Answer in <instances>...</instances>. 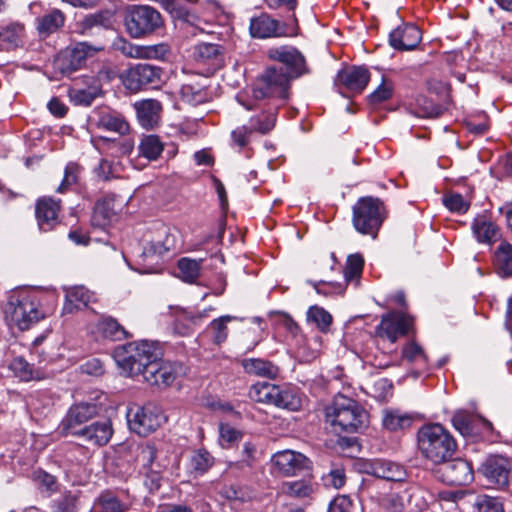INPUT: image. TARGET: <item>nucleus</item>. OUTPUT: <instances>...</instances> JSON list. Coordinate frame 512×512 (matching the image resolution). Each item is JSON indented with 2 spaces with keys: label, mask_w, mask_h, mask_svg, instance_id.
<instances>
[{
  "label": "nucleus",
  "mask_w": 512,
  "mask_h": 512,
  "mask_svg": "<svg viewBox=\"0 0 512 512\" xmlns=\"http://www.w3.org/2000/svg\"><path fill=\"white\" fill-rule=\"evenodd\" d=\"M190 464L195 472L203 474L213 465V457L208 451L200 449L192 455Z\"/></svg>",
  "instance_id": "52"
},
{
  "label": "nucleus",
  "mask_w": 512,
  "mask_h": 512,
  "mask_svg": "<svg viewBox=\"0 0 512 512\" xmlns=\"http://www.w3.org/2000/svg\"><path fill=\"white\" fill-rule=\"evenodd\" d=\"M164 150V144L157 135H145L138 145L139 156L148 161L157 160Z\"/></svg>",
  "instance_id": "35"
},
{
  "label": "nucleus",
  "mask_w": 512,
  "mask_h": 512,
  "mask_svg": "<svg viewBox=\"0 0 512 512\" xmlns=\"http://www.w3.org/2000/svg\"><path fill=\"white\" fill-rule=\"evenodd\" d=\"M60 211V201H55L51 197H43L36 203L35 214L39 229L43 232L51 231L59 223L58 213Z\"/></svg>",
  "instance_id": "23"
},
{
  "label": "nucleus",
  "mask_w": 512,
  "mask_h": 512,
  "mask_svg": "<svg viewBox=\"0 0 512 512\" xmlns=\"http://www.w3.org/2000/svg\"><path fill=\"white\" fill-rule=\"evenodd\" d=\"M162 68L148 63H139L130 67L123 75V84L131 92L146 87H159L163 83Z\"/></svg>",
  "instance_id": "9"
},
{
  "label": "nucleus",
  "mask_w": 512,
  "mask_h": 512,
  "mask_svg": "<svg viewBox=\"0 0 512 512\" xmlns=\"http://www.w3.org/2000/svg\"><path fill=\"white\" fill-rule=\"evenodd\" d=\"M296 28V25L290 28L288 24L272 18L267 13L251 18L249 25L251 36L258 39L294 36L297 34Z\"/></svg>",
  "instance_id": "11"
},
{
  "label": "nucleus",
  "mask_w": 512,
  "mask_h": 512,
  "mask_svg": "<svg viewBox=\"0 0 512 512\" xmlns=\"http://www.w3.org/2000/svg\"><path fill=\"white\" fill-rule=\"evenodd\" d=\"M267 55L271 60L282 64L284 71L292 79H297L310 73L305 56L294 46L272 47L267 51Z\"/></svg>",
  "instance_id": "10"
},
{
  "label": "nucleus",
  "mask_w": 512,
  "mask_h": 512,
  "mask_svg": "<svg viewBox=\"0 0 512 512\" xmlns=\"http://www.w3.org/2000/svg\"><path fill=\"white\" fill-rule=\"evenodd\" d=\"M292 80L284 71V67L270 66L261 74L255 84L253 97L256 100L270 98L283 101L288 98Z\"/></svg>",
  "instance_id": "6"
},
{
  "label": "nucleus",
  "mask_w": 512,
  "mask_h": 512,
  "mask_svg": "<svg viewBox=\"0 0 512 512\" xmlns=\"http://www.w3.org/2000/svg\"><path fill=\"white\" fill-rule=\"evenodd\" d=\"M382 422L386 429L396 431L409 427L412 424V418L408 415L400 414L398 411H386Z\"/></svg>",
  "instance_id": "45"
},
{
  "label": "nucleus",
  "mask_w": 512,
  "mask_h": 512,
  "mask_svg": "<svg viewBox=\"0 0 512 512\" xmlns=\"http://www.w3.org/2000/svg\"><path fill=\"white\" fill-rule=\"evenodd\" d=\"M156 458L157 449L152 444L142 446L137 455V460L141 463L142 470H148L149 468H161V465L155 462Z\"/></svg>",
  "instance_id": "51"
},
{
  "label": "nucleus",
  "mask_w": 512,
  "mask_h": 512,
  "mask_svg": "<svg viewBox=\"0 0 512 512\" xmlns=\"http://www.w3.org/2000/svg\"><path fill=\"white\" fill-rule=\"evenodd\" d=\"M95 89H75L70 92L71 101L75 105L89 106L97 97Z\"/></svg>",
  "instance_id": "58"
},
{
  "label": "nucleus",
  "mask_w": 512,
  "mask_h": 512,
  "mask_svg": "<svg viewBox=\"0 0 512 512\" xmlns=\"http://www.w3.org/2000/svg\"><path fill=\"white\" fill-rule=\"evenodd\" d=\"M271 463L279 474L290 477L304 470H309L311 462L302 453L292 450H283L272 456Z\"/></svg>",
  "instance_id": "17"
},
{
  "label": "nucleus",
  "mask_w": 512,
  "mask_h": 512,
  "mask_svg": "<svg viewBox=\"0 0 512 512\" xmlns=\"http://www.w3.org/2000/svg\"><path fill=\"white\" fill-rule=\"evenodd\" d=\"M113 357L125 376L142 377L146 368L162 357V352L157 343L143 340L117 348Z\"/></svg>",
  "instance_id": "2"
},
{
  "label": "nucleus",
  "mask_w": 512,
  "mask_h": 512,
  "mask_svg": "<svg viewBox=\"0 0 512 512\" xmlns=\"http://www.w3.org/2000/svg\"><path fill=\"white\" fill-rule=\"evenodd\" d=\"M93 509L95 512H127L130 503L121 500L111 491H104L96 498Z\"/></svg>",
  "instance_id": "32"
},
{
  "label": "nucleus",
  "mask_w": 512,
  "mask_h": 512,
  "mask_svg": "<svg viewBox=\"0 0 512 512\" xmlns=\"http://www.w3.org/2000/svg\"><path fill=\"white\" fill-rule=\"evenodd\" d=\"M9 369L22 381L37 380L41 377V372L22 357L14 358L9 364Z\"/></svg>",
  "instance_id": "38"
},
{
  "label": "nucleus",
  "mask_w": 512,
  "mask_h": 512,
  "mask_svg": "<svg viewBox=\"0 0 512 512\" xmlns=\"http://www.w3.org/2000/svg\"><path fill=\"white\" fill-rule=\"evenodd\" d=\"M203 259L181 258L178 261L180 277L188 283H194L200 275Z\"/></svg>",
  "instance_id": "41"
},
{
  "label": "nucleus",
  "mask_w": 512,
  "mask_h": 512,
  "mask_svg": "<svg viewBox=\"0 0 512 512\" xmlns=\"http://www.w3.org/2000/svg\"><path fill=\"white\" fill-rule=\"evenodd\" d=\"M412 321V318L403 312H389L382 316L380 324L376 327V335L395 343L400 336L409 332Z\"/></svg>",
  "instance_id": "14"
},
{
  "label": "nucleus",
  "mask_w": 512,
  "mask_h": 512,
  "mask_svg": "<svg viewBox=\"0 0 512 512\" xmlns=\"http://www.w3.org/2000/svg\"><path fill=\"white\" fill-rule=\"evenodd\" d=\"M443 203L450 211L457 212L459 214L465 213L470 206V204L465 201L463 196L458 193L446 195L443 198Z\"/></svg>",
  "instance_id": "57"
},
{
  "label": "nucleus",
  "mask_w": 512,
  "mask_h": 512,
  "mask_svg": "<svg viewBox=\"0 0 512 512\" xmlns=\"http://www.w3.org/2000/svg\"><path fill=\"white\" fill-rule=\"evenodd\" d=\"M453 426L463 436L473 434V417L465 412H457L452 418Z\"/></svg>",
  "instance_id": "53"
},
{
  "label": "nucleus",
  "mask_w": 512,
  "mask_h": 512,
  "mask_svg": "<svg viewBox=\"0 0 512 512\" xmlns=\"http://www.w3.org/2000/svg\"><path fill=\"white\" fill-rule=\"evenodd\" d=\"M402 359L409 363H418L423 367L427 363V357L422 347L415 342H411L403 348Z\"/></svg>",
  "instance_id": "50"
},
{
  "label": "nucleus",
  "mask_w": 512,
  "mask_h": 512,
  "mask_svg": "<svg viewBox=\"0 0 512 512\" xmlns=\"http://www.w3.org/2000/svg\"><path fill=\"white\" fill-rule=\"evenodd\" d=\"M113 435L112 422L110 419H103L93 422L90 425H84L76 437H79L89 444L96 446L106 445Z\"/></svg>",
  "instance_id": "21"
},
{
  "label": "nucleus",
  "mask_w": 512,
  "mask_h": 512,
  "mask_svg": "<svg viewBox=\"0 0 512 512\" xmlns=\"http://www.w3.org/2000/svg\"><path fill=\"white\" fill-rule=\"evenodd\" d=\"M352 500L346 495H339L334 498L328 507V512H353Z\"/></svg>",
  "instance_id": "62"
},
{
  "label": "nucleus",
  "mask_w": 512,
  "mask_h": 512,
  "mask_svg": "<svg viewBox=\"0 0 512 512\" xmlns=\"http://www.w3.org/2000/svg\"><path fill=\"white\" fill-rule=\"evenodd\" d=\"M370 80V72L363 66H349L337 73L336 84L343 86L345 89L361 93Z\"/></svg>",
  "instance_id": "19"
},
{
  "label": "nucleus",
  "mask_w": 512,
  "mask_h": 512,
  "mask_svg": "<svg viewBox=\"0 0 512 512\" xmlns=\"http://www.w3.org/2000/svg\"><path fill=\"white\" fill-rule=\"evenodd\" d=\"M127 419L130 429L140 436L149 435L166 421L161 408L154 403L131 407Z\"/></svg>",
  "instance_id": "8"
},
{
  "label": "nucleus",
  "mask_w": 512,
  "mask_h": 512,
  "mask_svg": "<svg viewBox=\"0 0 512 512\" xmlns=\"http://www.w3.org/2000/svg\"><path fill=\"white\" fill-rule=\"evenodd\" d=\"M412 113L421 118H437L443 113V109L426 97L421 96L416 99V106Z\"/></svg>",
  "instance_id": "44"
},
{
  "label": "nucleus",
  "mask_w": 512,
  "mask_h": 512,
  "mask_svg": "<svg viewBox=\"0 0 512 512\" xmlns=\"http://www.w3.org/2000/svg\"><path fill=\"white\" fill-rule=\"evenodd\" d=\"M438 478L449 485L462 486L471 483L474 473L471 464L462 459H448L439 465Z\"/></svg>",
  "instance_id": "12"
},
{
  "label": "nucleus",
  "mask_w": 512,
  "mask_h": 512,
  "mask_svg": "<svg viewBox=\"0 0 512 512\" xmlns=\"http://www.w3.org/2000/svg\"><path fill=\"white\" fill-rule=\"evenodd\" d=\"M206 81V78L196 76L183 83L180 91L182 100L194 106L205 103L208 100Z\"/></svg>",
  "instance_id": "27"
},
{
  "label": "nucleus",
  "mask_w": 512,
  "mask_h": 512,
  "mask_svg": "<svg viewBox=\"0 0 512 512\" xmlns=\"http://www.w3.org/2000/svg\"><path fill=\"white\" fill-rule=\"evenodd\" d=\"M511 465L504 457H493L482 465V473L490 484L504 490L509 484Z\"/></svg>",
  "instance_id": "20"
},
{
  "label": "nucleus",
  "mask_w": 512,
  "mask_h": 512,
  "mask_svg": "<svg viewBox=\"0 0 512 512\" xmlns=\"http://www.w3.org/2000/svg\"><path fill=\"white\" fill-rule=\"evenodd\" d=\"M114 50L121 52L124 56L135 59H165L169 54V48L166 44H156L149 46H139L132 44L122 37L113 41Z\"/></svg>",
  "instance_id": "16"
},
{
  "label": "nucleus",
  "mask_w": 512,
  "mask_h": 512,
  "mask_svg": "<svg viewBox=\"0 0 512 512\" xmlns=\"http://www.w3.org/2000/svg\"><path fill=\"white\" fill-rule=\"evenodd\" d=\"M98 411L94 403L81 402L73 405L61 421L62 434L75 436L87 421L98 414Z\"/></svg>",
  "instance_id": "15"
},
{
  "label": "nucleus",
  "mask_w": 512,
  "mask_h": 512,
  "mask_svg": "<svg viewBox=\"0 0 512 512\" xmlns=\"http://www.w3.org/2000/svg\"><path fill=\"white\" fill-rule=\"evenodd\" d=\"M472 230L476 239L481 243H491L498 233L497 226L482 217L474 220Z\"/></svg>",
  "instance_id": "39"
},
{
  "label": "nucleus",
  "mask_w": 512,
  "mask_h": 512,
  "mask_svg": "<svg viewBox=\"0 0 512 512\" xmlns=\"http://www.w3.org/2000/svg\"><path fill=\"white\" fill-rule=\"evenodd\" d=\"M394 93V83L386 78L382 77L380 85L368 95L367 100L371 105H378L383 102L390 100Z\"/></svg>",
  "instance_id": "42"
},
{
  "label": "nucleus",
  "mask_w": 512,
  "mask_h": 512,
  "mask_svg": "<svg viewBox=\"0 0 512 512\" xmlns=\"http://www.w3.org/2000/svg\"><path fill=\"white\" fill-rule=\"evenodd\" d=\"M65 22V15L59 9H53L37 18V32L41 38H46L57 32Z\"/></svg>",
  "instance_id": "29"
},
{
  "label": "nucleus",
  "mask_w": 512,
  "mask_h": 512,
  "mask_svg": "<svg viewBox=\"0 0 512 512\" xmlns=\"http://www.w3.org/2000/svg\"><path fill=\"white\" fill-rule=\"evenodd\" d=\"M493 264L500 277H512V244L505 240L501 241L494 252Z\"/></svg>",
  "instance_id": "28"
},
{
  "label": "nucleus",
  "mask_w": 512,
  "mask_h": 512,
  "mask_svg": "<svg viewBox=\"0 0 512 512\" xmlns=\"http://www.w3.org/2000/svg\"><path fill=\"white\" fill-rule=\"evenodd\" d=\"M179 370H181V366H176L160 358L159 360H154L153 363L146 368V372L143 374L142 378L150 385L166 388L175 381Z\"/></svg>",
  "instance_id": "18"
},
{
  "label": "nucleus",
  "mask_w": 512,
  "mask_h": 512,
  "mask_svg": "<svg viewBox=\"0 0 512 512\" xmlns=\"http://www.w3.org/2000/svg\"><path fill=\"white\" fill-rule=\"evenodd\" d=\"M235 319V317L230 315H224L219 317L218 319H214L210 323V329L213 332V340L216 344H221L226 341L228 337V327L227 323Z\"/></svg>",
  "instance_id": "49"
},
{
  "label": "nucleus",
  "mask_w": 512,
  "mask_h": 512,
  "mask_svg": "<svg viewBox=\"0 0 512 512\" xmlns=\"http://www.w3.org/2000/svg\"><path fill=\"white\" fill-rule=\"evenodd\" d=\"M256 446L251 442H245L241 452V459L233 465L238 469L252 468L256 460Z\"/></svg>",
  "instance_id": "54"
},
{
  "label": "nucleus",
  "mask_w": 512,
  "mask_h": 512,
  "mask_svg": "<svg viewBox=\"0 0 512 512\" xmlns=\"http://www.w3.org/2000/svg\"><path fill=\"white\" fill-rule=\"evenodd\" d=\"M96 126L99 129L115 132L120 135H126L130 131V125L124 116L117 111L101 109L96 112Z\"/></svg>",
  "instance_id": "26"
},
{
  "label": "nucleus",
  "mask_w": 512,
  "mask_h": 512,
  "mask_svg": "<svg viewBox=\"0 0 512 512\" xmlns=\"http://www.w3.org/2000/svg\"><path fill=\"white\" fill-rule=\"evenodd\" d=\"M114 217L115 211L110 201H97L93 209L91 223L94 227L105 228L112 222Z\"/></svg>",
  "instance_id": "37"
},
{
  "label": "nucleus",
  "mask_w": 512,
  "mask_h": 512,
  "mask_svg": "<svg viewBox=\"0 0 512 512\" xmlns=\"http://www.w3.org/2000/svg\"><path fill=\"white\" fill-rule=\"evenodd\" d=\"M80 167L78 164L70 162L67 164L64 171V178L61 184L57 187L56 191L59 193L64 192L69 186L75 184L78 180Z\"/></svg>",
  "instance_id": "60"
},
{
  "label": "nucleus",
  "mask_w": 512,
  "mask_h": 512,
  "mask_svg": "<svg viewBox=\"0 0 512 512\" xmlns=\"http://www.w3.org/2000/svg\"><path fill=\"white\" fill-rule=\"evenodd\" d=\"M137 119L145 129L154 128L160 119L162 111L161 102L156 99H144L134 104Z\"/></svg>",
  "instance_id": "24"
},
{
  "label": "nucleus",
  "mask_w": 512,
  "mask_h": 512,
  "mask_svg": "<svg viewBox=\"0 0 512 512\" xmlns=\"http://www.w3.org/2000/svg\"><path fill=\"white\" fill-rule=\"evenodd\" d=\"M352 211V223L356 231L376 237L386 218L383 201L376 197L364 196L357 200Z\"/></svg>",
  "instance_id": "5"
},
{
  "label": "nucleus",
  "mask_w": 512,
  "mask_h": 512,
  "mask_svg": "<svg viewBox=\"0 0 512 512\" xmlns=\"http://www.w3.org/2000/svg\"><path fill=\"white\" fill-rule=\"evenodd\" d=\"M242 367L247 374L274 379L279 369L272 362L260 358H247L242 361Z\"/></svg>",
  "instance_id": "31"
},
{
  "label": "nucleus",
  "mask_w": 512,
  "mask_h": 512,
  "mask_svg": "<svg viewBox=\"0 0 512 512\" xmlns=\"http://www.w3.org/2000/svg\"><path fill=\"white\" fill-rule=\"evenodd\" d=\"M22 31L23 26L21 24H11L0 31V40L8 42L9 44L17 45Z\"/></svg>",
  "instance_id": "63"
},
{
  "label": "nucleus",
  "mask_w": 512,
  "mask_h": 512,
  "mask_svg": "<svg viewBox=\"0 0 512 512\" xmlns=\"http://www.w3.org/2000/svg\"><path fill=\"white\" fill-rule=\"evenodd\" d=\"M366 472L388 481H402L405 478V470L401 465L384 459H376L370 462L367 465Z\"/></svg>",
  "instance_id": "25"
},
{
  "label": "nucleus",
  "mask_w": 512,
  "mask_h": 512,
  "mask_svg": "<svg viewBox=\"0 0 512 512\" xmlns=\"http://www.w3.org/2000/svg\"><path fill=\"white\" fill-rule=\"evenodd\" d=\"M278 387L279 386L267 382L258 383L251 387L249 394L256 402L274 404Z\"/></svg>",
  "instance_id": "40"
},
{
  "label": "nucleus",
  "mask_w": 512,
  "mask_h": 512,
  "mask_svg": "<svg viewBox=\"0 0 512 512\" xmlns=\"http://www.w3.org/2000/svg\"><path fill=\"white\" fill-rule=\"evenodd\" d=\"M475 506L478 512H503L501 502L497 498L487 495L478 496Z\"/></svg>",
  "instance_id": "59"
},
{
  "label": "nucleus",
  "mask_w": 512,
  "mask_h": 512,
  "mask_svg": "<svg viewBox=\"0 0 512 512\" xmlns=\"http://www.w3.org/2000/svg\"><path fill=\"white\" fill-rule=\"evenodd\" d=\"M279 105H273L268 110H263L260 114L251 117L248 126L253 132L266 134L270 132L276 123V114Z\"/></svg>",
  "instance_id": "33"
},
{
  "label": "nucleus",
  "mask_w": 512,
  "mask_h": 512,
  "mask_svg": "<svg viewBox=\"0 0 512 512\" xmlns=\"http://www.w3.org/2000/svg\"><path fill=\"white\" fill-rule=\"evenodd\" d=\"M164 25L161 14L151 6H132L126 15L125 26L133 38H142L156 33Z\"/></svg>",
  "instance_id": "7"
},
{
  "label": "nucleus",
  "mask_w": 512,
  "mask_h": 512,
  "mask_svg": "<svg viewBox=\"0 0 512 512\" xmlns=\"http://www.w3.org/2000/svg\"><path fill=\"white\" fill-rule=\"evenodd\" d=\"M281 492L289 497L297 499L310 498L314 493V485L309 479L286 481L281 485Z\"/></svg>",
  "instance_id": "34"
},
{
  "label": "nucleus",
  "mask_w": 512,
  "mask_h": 512,
  "mask_svg": "<svg viewBox=\"0 0 512 512\" xmlns=\"http://www.w3.org/2000/svg\"><path fill=\"white\" fill-rule=\"evenodd\" d=\"M97 49L85 42L77 43L73 48L61 52L55 60V67L63 74L70 75L82 68L89 56Z\"/></svg>",
  "instance_id": "13"
},
{
  "label": "nucleus",
  "mask_w": 512,
  "mask_h": 512,
  "mask_svg": "<svg viewBox=\"0 0 512 512\" xmlns=\"http://www.w3.org/2000/svg\"><path fill=\"white\" fill-rule=\"evenodd\" d=\"M276 407L296 411L301 406V400L292 390L281 389L278 387L277 395L274 401Z\"/></svg>",
  "instance_id": "46"
},
{
  "label": "nucleus",
  "mask_w": 512,
  "mask_h": 512,
  "mask_svg": "<svg viewBox=\"0 0 512 512\" xmlns=\"http://www.w3.org/2000/svg\"><path fill=\"white\" fill-rule=\"evenodd\" d=\"M144 485L150 492L157 491L161 486V468H149L143 470Z\"/></svg>",
  "instance_id": "61"
},
{
  "label": "nucleus",
  "mask_w": 512,
  "mask_h": 512,
  "mask_svg": "<svg viewBox=\"0 0 512 512\" xmlns=\"http://www.w3.org/2000/svg\"><path fill=\"white\" fill-rule=\"evenodd\" d=\"M326 421L336 433H357L369 424L368 412L356 400L337 394L325 409Z\"/></svg>",
  "instance_id": "1"
},
{
  "label": "nucleus",
  "mask_w": 512,
  "mask_h": 512,
  "mask_svg": "<svg viewBox=\"0 0 512 512\" xmlns=\"http://www.w3.org/2000/svg\"><path fill=\"white\" fill-rule=\"evenodd\" d=\"M97 329L104 338L113 341H120L130 337L125 328L112 317H104L99 320Z\"/></svg>",
  "instance_id": "36"
},
{
  "label": "nucleus",
  "mask_w": 512,
  "mask_h": 512,
  "mask_svg": "<svg viewBox=\"0 0 512 512\" xmlns=\"http://www.w3.org/2000/svg\"><path fill=\"white\" fill-rule=\"evenodd\" d=\"M307 321L314 323L321 332H327L332 324V316L324 308L315 305L308 309Z\"/></svg>",
  "instance_id": "43"
},
{
  "label": "nucleus",
  "mask_w": 512,
  "mask_h": 512,
  "mask_svg": "<svg viewBox=\"0 0 512 512\" xmlns=\"http://www.w3.org/2000/svg\"><path fill=\"white\" fill-rule=\"evenodd\" d=\"M36 480L49 493H53L58 489L56 477L45 471L40 470L36 472Z\"/></svg>",
  "instance_id": "64"
},
{
  "label": "nucleus",
  "mask_w": 512,
  "mask_h": 512,
  "mask_svg": "<svg viewBox=\"0 0 512 512\" xmlns=\"http://www.w3.org/2000/svg\"><path fill=\"white\" fill-rule=\"evenodd\" d=\"M122 170L119 162L115 163L108 159H101L99 164L94 168V172L100 180L109 181L120 177Z\"/></svg>",
  "instance_id": "47"
},
{
  "label": "nucleus",
  "mask_w": 512,
  "mask_h": 512,
  "mask_svg": "<svg viewBox=\"0 0 512 512\" xmlns=\"http://www.w3.org/2000/svg\"><path fill=\"white\" fill-rule=\"evenodd\" d=\"M65 298L63 312L73 313L82 307H86L92 300L93 294L84 286H74L67 289Z\"/></svg>",
  "instance_id": "30"
},
{
  "label": "nucleus",
  "mask_w": 512,
  "mask_h": 512,
  "mask_svg": "<svg viewBox=\"0 0 512 512\" xmlns=\"http://www.w3.org/2000/svg\"><path fill=\"white\" fill-rule=\"evenodd\" d=\"M112 14L109 11H101L85 16L83 26L85 28H93L96 26L109 27L111 25Z\"/></svg>",
  "instance_id": "55"
},
{
  "label": "nucleus",
  "mask_w": 512,
  "mask_h": 512,
  "mask_svg": "<svg viewBox=\"0 0 512 512\" xmlns=\"http://www.w3.org/2000/svg\"><path fill=\"white\" fill-rule=\"evenodd\" d=\"M77 501L76 495L67 492L54 501L53 512H76Z\"/></svg>",
  "instance_id": "56"
},
{
  "label": "nucleus",
  "mask_w": 512,
  "mask_h": 512,
  "mask_svg": "<svg viewBox=\"0 0 512 512\" xmlns=\"http://www.w3.org/2000/svg\"><path fill=\"white\" fill-rule=\"evenodd\" d=\"M417 445L421 455L435 465L450 459L457 448L453 436L440 424L421 427L417 433Z\"/></svg>",
  "instance_id": "3"
},
{
  "label": "nucleus",
  "mask_w": 512,
  "mask_h": 512,
  "mask_svg": "<svg viewBox=\"0 0 512 512\" xmlns=\"http://www.w3.org/2000/svg\"><path fill=\"white\" fill-rule=\"evenodd\" d=\"M421 38V31L416 25L405 24L390 33L389 43L396 50H413L419 45Z\"/></svg>",
  "instance_id": "22"
},
{
  "label": "nucleus",
  "mask_w": 512,
  "mask_h": 512,
  "mask_svg": "<svg viewBox=\"0 0 512 512\" xmlns=\"http://www.w3.org/2000/svg\"><path fill=\"white\" fill-rule=\"evenodd\" d=\"M364 266V259L360 254H352L347 258L344 268V278L347 282L360 278Z\"/></svg>",
  "instance_id": "48"
},
{
  "label": "nucleus",
  "mask_w": 512,
  "mask_h": 512,
  "mask_svg": "<svg viewBox=\"0 0 512 512\" xmlns=\"http://www.w3.org/2000/svg\"><path fill=\"white\" fill-rule=\"evenodd\" d=\"M6 319L20 330H28L44 318L45 314L39 309L35 294L20 290L9 295L4 308Z\"/></svg>",
  "instance_id": "4"
}]
</instances>
